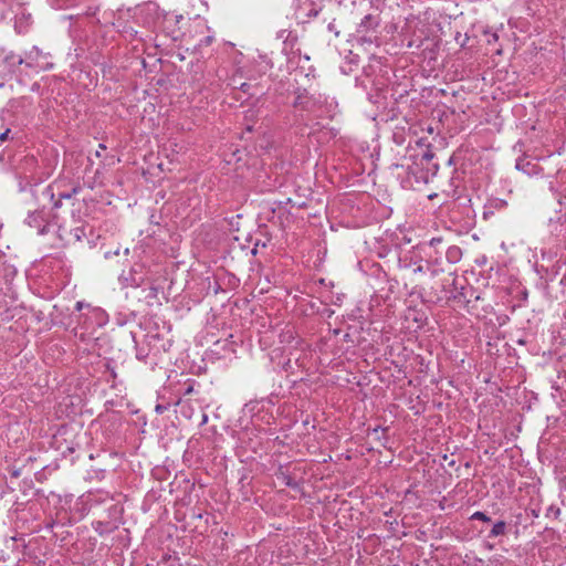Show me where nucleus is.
<instances>
[{"label":"nucleus","mask_w":566,"mask_h":566,"mask_svg":"<svg viewBox=\"0 0 566 566\" xmlns=\"http://www.w3.org/2000/svg\"><path fill=\"white\" fill-rule=\"evenodd\" d=\"M293 106L295 108L317 113V116H324L325 114L332 117L331 113L336 106L334 101L328 102L327 97L322 94L310 95L306 90L298 91Z\"/></svg>","instance_id":"f257e3e1"},{"label":"nucleus","mask_w":566,"mask_h":566,"mask_svg":"<svg viewBox=\"0 0 566 566\" xmlns=\"http://www.w3.org/2000/svg\"><path fill=\"white\" fill-rule=\"evenodd\" d=\"M381 19L379 13H368L366 14L360 23L357 27V33L360 35V40L363 42H367L369 44L376 43L378 44V34H379V25Z\"/></svg>","instance_id":"f03ea898"},{"label":"nucleus","mask_w":566,"mask_h":566,"mask_svg":"<svg viewBox=\"0 0 566 566\" xmlns=\"http://www.w3.org/2000/svg\"><path fill=\"white\" fill-rule=\"evenodd\" d=\"M434 157V154L430 150V149H427L422 156H421V163L420 165L426 168V175H422L421 178L424 180V181H428V177L429 176H436L437 172H438V169H439V166L438 164H433L431 163V160L433 159Z\"/></svg>","instance_id":"7ed1b4c3"},{"label":"nucleus","mask_w":566,"mask_h":566,"mask_svg":"<svg viewBox=\"0 0 566 566\" xmlns=\"http://www.w3.org/2000/svg\"><path fill=\"white\" fill-rule=\"evenodd\" d=\"M32 22V15L30 13L27 15L24 12H22L18 14L15 18V30L18 31V33H25L31 28Z\"/></svg>","instance_id":"20e7f679"},{"label":"nucleus","mask_w":566,"mask_h":566,"mask_svg":"<svg viewBox=\"0 0 566 566\" xmlns=\"http://www.w3.org/2000/svg\"><path fill=\"white\" fill-rule=\"evenodd\" d=\"M71 193H60V198H66V199H70L71 198ZM41 200L43 202L48 201L52 205V208H55V207H59L60 205V200H54V192H53V189L51 186L46 187L43 191H42V195H41Z\"/></svg>","instance_id":"39448f33"},{"label":"nucleus","mask_w":566,"mask_h":566,"mask_svg":"<svg viewBox=\"0 0 566 566\" xmlns=\"http://www.w3.org/2000/svg\"><path fill=\"white\" fill-rule=\"evenodd\" d=\"M277 480H280L285 486H289L294 490H300L301 484L295 481L289 473L280 471L277 474Z\"/></svg>","instance_id":"423d86ee"},{"label":"nucleus","mask_w":566,"mask_h":566,"mask_svg":"<svg viewBox=\"0 0 566 566\" xmlns=\"http://www.w3.org/2000/svg\"><path fill=\"white\" fill-rule=\"evenodd\" d=\"M507 525L504 521H497L489 533V538H495L506 534Z\"/></svg>","instance_id":"0eeeda50"},{"label":"nucleus","mask_w":566,"mask_h":566,"mask_svg":"<svg viewBox=\"0 0 566 566\" xmlns=\"http://www.w3.org/2000/svg\"><path fill=\"white\" fill-rule=\"evenodd\" d=\"M2 64L4 66L6 65L9 66V72H13L12 67H14V66L21 67V65L23 64V60L19 55L10 54L3 59Z\"/></svg>","instance_id":"6e6552de"},{"label":"nucleus","mask_w":566,"mask_h":566,"mask_svg":"<svg viewBox=\"0 0 566 566\" xmlns=\"http://www.w3.org/2000/svg\"><path fill=\"white\" fill-rule=\"evenodd\" d=\"M120 280L126 284V286H139L143 282V277H136L132 272L126 276L124 273L120 275Z\"/></svg>","instance_id":"1a4fd4ad"},{"label":"nucleus","mask_w":566,"mask_h":566,"mask_svg":"<svg viewBox=\"0 0 566 566\" xmlns=\"http://www.w3.org/2000/svg\"><path fill=\"white\" fill-rule=\"evenodd\" d=\"M516 168L523 170L524 172L531 175L536 174L538 171L536 165H533L531 163H516Z\"/></svg>","instance_id":"9d476101"},{"label":"nucleus","mask_w":566,"mask_h":566,"mask_svg":"<svg viewBox=\"0 0 566 566\" xmlns=\"http://www.w3.org/2000/svg\"><path fill=\"white\" fill-rule=\"evenodd\" d=\"M461 254L460 248L453 245L450 247L447 251V258L453 261H457L459 259V255Z\"/></svg>","instance_id":"9b49d317"},{"label":"nucleus","mask_w":566,"mask_h":566,"mask_svg":"<svg viewBox=\"0 0 566 566\" xmlns=\"http://www.w3.org/2000/svg\"><path fill=\"white\" fill-rule=\"evenodd\" d=\"M470 520H478V521H482V522H485V523L491 522V517L489 515H486L484 512H481V511L474 512L471 515Z\"/></svg>","instance_id":"f8f14e48"},{"label":"nucleus","mask_w":566,"mask_h":566,"mask_svg":"<svg viewBox=\"0 0 566 566\" xmlns=\"http://www.w3.org/2000/svg\"><path fill=\"white\" fill-rule=\"evenodd\" d=\"M19 190L21 192L27 191V190H30L32 192V185H31L30 180L28 179V177H25L23 179L20 178Z\"/></svg>","instance_id":"ddd939ff"},{"label":"nucleus","mask_w":566,"mask_h":566,"mask_svg":"<svg viewBox=\"0 0 566 566\" xmlns=\"http://www.w3.org/2000/svg\"><path fill=\"white\" fill-rule=\"evenodd\" d=\"M252 88H253V86L251 84H249V83H245V82L241 83L240 86H239V90L242 93L247 94L249 97H252V96L255 95L254 92H251Z\"/></svg>","instance_id":"4468645a"},{"label":"nucleus","mask_w":566,"mask_h":566,"mask_svg":"<svg viewBox=\"0 0 566 566\" xmlns=\"http://www.w3.org/2000/svg\"><path fill=\"white\" fill-rule=\"evenodd\" d=\"M0 272H3L6 274L7 280H9V276L12 279V275L14 274V269L11 266H1Z\"/></svg>","instance_id":"2eb2a0df"},{"label":"nucleus","mask_w":566,"mask_h":566,"mask_svg":"<svg viewBox=\"0 0 566 566\" xmlns=\"http://www.w3.org/2000/svg\"><path fill=\"white\" fill-rule=\"evenodd\" d=\"M84 307L90 308V307H91V305H90V304H86V303H84V302H81V301L76 302V304H75V311L81 312Z\"/></svg>","instance_id":"dca6fc26"},{"label":"nucleus","mask_w":566,"mask_h":566,"mask_svg":"<svg viewBox=\"0 0 566 566\" xmlns=\"http://www.w3.org/2000/svg\"><path fill=\"white\" fill-rule=\"evenodd\" d=\"M381 430L380 427H376L373 430H370L369 434L375 436L377 439H380L379 431ZM387 429H382V431H386Z\"/></svg>","instance_id":"f3484780"},{"label":"nucleus","mask_w":566,"mask_h":566,"mask_svg":"<svg viewBox=\"0 0 566 566\" xmlns=\"http://www.w3.org/2000/svg\"><path fill=\"white\" fill-rule=\"evenodd\" d=\"M36 66H38V69L40 67V69L46 70L52 66V63L45 62V64H41L40 61L38 60Z\"/></svg>","instance_id":"a211bd4d"},{"label":"nucleus","mask_w":566,"mask_h":566,"mask_svg":"<svg viewBox=\"0 0 566 566\" xmlns=\"http://www.w3.org/2000/svg\"><path fill=\"white\" fill-rule=\"evenodd\" d=\"M9 133H10L9 128H7L3 133H1L0 134V142L7 140Z\"/></svg>","instance_id":"6ab92c4d"},{"label":"nucleus","mask_w":566,"mask_h":566,"mask_svg":"<svg viewBox=\"0 0 566 566\" xmlns=\"http://www.w3.org/2000/svg\"><path fill=\"white\" fill-rule=\"evenodd\" d=\"M213 38L208 35L203 40H201V44L209 45L212 42Z\"/></svg>","instance_id":"aec40b11"},{"label":"nucleus","mask_w":566,"mask_h":566,"mask_svg":"<svg viewBox=\"0 0 566 566\" xmlns=\"http://www.w3.org/2000/svg\"><path fill=\"white\" fill-rule=\"evenodd\" d=\"M548 512H552V513H554L556 516H558V515H559V513H560V510H559V509H554V506H551V507L548 509Z\"/></svg>","instance_id":"412c9836"},{"label":"nucleus","mask_w":566,"mask_h":566,"mask_svg":"<svg viewBox=\"0 0 566 566\" xmlns=\"http://www.w3.org/2000/svg\"><path fill=\"white\" fill-rule=\"evenodd\" d=\"M137 359L144 360L146 358V355H144L142 352H138L136 355Z\"/></svg>","instance_id":"4be33fe9"},{"label":"nucleus","mask_w":566,"mask_h":566,"mask_svg":"<svg viewBox=\"0 0 566 566\" xmlns=\"http://www.w3.org/2000/svg\"><path fill=\"white\" fill-rule=\"evenodd\" d=\"M165 410V407L161 405L156 406V412L161 413Z\"/></svg>","instance_id":"5701e85b"},{"label":"nucleus","mask_w":566,"mask_h":566,"mask_svg":"<svg viewBox=\"0 0 566 566\" xmlns=\"http://www.w3.org/2000/svg\"><path fill=\"white\" fill-rule=\"evenodd\" d=\"M27 222L30 227H32V222H33V217L32 214H29L28 219H27Z\"/></svg>","instance_id":"b1692460"},{"label":"nucleus","mask_w":566,"mask_h":566,"mask_svg":"<svg viewBox=\"0 0 566 566\" xmlns=\"http://www.w3.org/2000/svg\"><path fill=\"white\" fill-rule=\"evenodd\" d=\"M413 272H415V273L423 272V266H422V265L417 266V268L413 270Z\"/></svg>","instance_id":"393cba45"},{"label":"nucleus","mask_w":566,"mask_h":566,"mask_svg":"<svg viewBox=\"0 0 566 566\" xmlns=\"http://www.w3.org/2000/svg\"><path fill=\"white\" fill-rule=\"evenodd\" d=\"M448 465L451 467V468H454L455 467V461L453 459H451L449 462H448Z\"/></svg>","instance_id":"a878e982"},{"label":"nucleus","mask_w":566,"mask_h":566,"mask_svg":"<svg viewBox=\"0 0 566 566\" xmlns=\"http://www.w3.org/2000/svg\"><path fill=\"white\" fill-rule=\"evenodd\" d=\"M49 230V224L44 226L41 230V234H44Z\"/></svg>","instance_id":"bb28decb"},{"label":"nucleus","mask_w":566,"mask_h":566,"mask_svg":"<svg viewBox=\"0 0 566 566\" xmlns=\"http://www.w3.org/2000/svg\"><path fill=\"white\" fill-rule=\"evenodd\" d=\"M438 273H439V271L437 269H432L431 270V275L432 276H436Z\"/></svg>","instance_id":"cd10ccee"},{"label":"nucleus","mask_w":566,"mask_h":566,"mask_svg":"<svg viewBox=\"0 0 566 566\" xmlns=\"http://www.w3.org/2000/svg\"><path fill=\"white\" fill-rule=\"evenodd\" d=\"M207 420H208L207 415H203V417H202V423H206V422H207Z\"/></svg>","instance_id":"c85d7f7f"},{"label":"nucleus","mask_w":566,"mask_h":566,"mask_svg":"<svg viewBox=\"0 0 566 566\" xmlns=\"http://www.w3.org/2000/svg\"><path fill=\"white\" fill-rule=\"evenodd\" d=\"M106 147L103 144H99V150L105 149Z\"/></svg>","instance_id":"c756f323"},{"label":"nucleus","mask_w":566,"mask_h":566,"mask_svg":"<svg viewBox=\"0 0 566 566\" xmlns=\"http://www.w3.org/2000/svg\"><path fill=\"white\" fill-rule=\"evenodd\" d=\"M106 147L103 144H99V150L105 149Z\"/></svg>","instance_id":"7c9ffc66"},{"label":"nucleus","mask_w":566,"mask_h":566,"mask_svg":"<svg viewBox=\"0 0 566 566\" xmlns=\"http://www.w3.org/2000/svg\"><path fill=\"white\" fill-rule=\"evenodd\" d=\"M452 163H453V158L451 157V158L449 159V163H448V164H449V165H452Z\"/></svg>","instance_id":"2f4dec72"},{"label":"nucleus","mask_w":566,"mask_h":566,"mask_svg":"<svg viewBox=\"0 0 566 566\" xmlns=\"http://www.w3.org/2000/svg\"><path fill=\"white\" fill-rule=\"evenodd\" d=\"M448 459H449V458H448V455H447V454H444V455H443V460H446V461H447Z\"/></svg>","instance_id":"473e14b6"}]
</instances>
